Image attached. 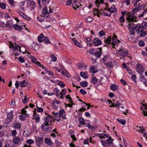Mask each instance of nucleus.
I'll return each mask as SVG.
<instances>
[{
  "mask_svg": "<svg viewBox=\"0 0 147 147\" xmlns=\"http://www.w3.org/2000/svg\"><path fill=\"white\" fill-rule=\"evenodd\" d=\"M139 8L138 7H135L132 9L131 12L127 13L126 15V16H128L126 18L127 20L132 22L137 21L136 18L138 16L136 14V13L140 11Z\"/></svg>",
  "mask_w": 147,
  "mask_h": 147,
  "instance_id": "obj_1",
  "label": "nucleus"
},
{
  "mask_svg": "<svg viewBox=\"0 0 147 147\" xmlns=\"http://www.w3.org/2000/svg\"><path fill=\"white\" fill-rule=\"evenodd\" d=\"M111 39L112 38L111 37H109L106 40H105L104 42L105 44L104 45V46H107V44L109 43H111L113 45L119 43V41L117 39V36L113 35L112 40Z\"/></svg>",
  "mask_w": 147,
  "mask_h": 147,
  "instance_id": "obj_2",
  "label": "nucleus"
},
{
  "mask_svg": "<svg viewBox=\"0 0 147 147\" xmlns=\"http://www.w3.org/2000/svg\"><path fill=\"white\" fill-rule=\"evenodd\" d=\"M64 89H63L61 92L60 93V91L58 90L57 88H55L54 89V93L56 94L57 96L58 97L59 96H60L59 98H60L63 99L64 96Z\"/></svg>",
  "mask_w": 147,
  "mask_h": 147,
  "instance_id": "obj_3",
  "label": "nucleus"
},
{
  "mask_svg": "<svg viewBox=\"0 0 147 147\" xmlns=\"http://www.w3.org/2000/svg\"><path fill=\"white\" fill-rule=\"evenodd\" d=\"M137 69V72L140 74H142L144 71V67H143L142 65L139 63H138L136 65Z\"/></svg>",
  "mask_w": 147,
  "mask_h": 147,
  "instance_id": "obj_4",
  "label": "nucleus"
},
{
  "mask_svg": "<svg viewBox=\"0 0 147 147\" xmlns=\"http://www.w3.org/2000/svg\"><path fill=\"white\" fill-rule=\"evenodd\" d=\"M43 138L42 137H38L36 138L35 142L36 145L38 147L43 144Z\"/></svg>",
  "mask_w": 147,
  "mask_h": 147,
  "instance_id": "obj_5",
  "label": "nucleus"
},
{
  "mask_svg": "<svg viewBox=\"0 0 147 147\" xmlns=\"http://www.w3.org/2000/svg\"><path fill=\"white\" fill-rule=\"evenodd\" d=\"M119 54L121 56L123 57H125L127 56L128 53L127 50H123L121 49L118 51Z\"/></svg>",
  "mask_w": 147,
  "mask_h": 147,
  "instance_id": "obj_6",
  "label": "nucleus"
},
{
  "mask_svg": "<svg viewBox=\"0 0 147 147\" xmlns=\"http://www.w3.org/2000/svg\"><path fill=\"white\" fill-rule=\"evenodd\" d=\"M134 27L136 30L137 34L140 32V31L142 32L143 30V27L141 26V25L139 24L136 25Z\"/></svg>",
  "mask_w": 147,
  "mask_h": 147,
  "instance_id": "obj_7",
  "label": "nucleus"
},
{
  "mask_svg": "<svg viewBox=\"0 0 147 147\" xmlns=\"http://www.w3.org/2000/svg\"><path fill=\"white\" fill-rule=\"evenodd\" d=\"M42 15L43 16L46 18L49 16V14L47 7H44L43 9V11H42Z\"/></svg>",
  "mask_w": 147,
  "mask_h": 147,
  "instance_id": "obj_8",
  "label": "nucleus"
},
{
  "mask_svg": "<svg viewBox=\"0 0 147 147\" xmlns=\"http://www.w3.org/2000/svg\"><path fill=\"white\" fill-rule=\"evenodd\" d=\"M13 111H11L9 113L7 116L8 121L9 122H11L13 118Z\"/></svg>",
  "mask_w": 147,
  "mask_h": 147,
  "instance_id": "obj_9",
  "label": "nucleus"
},
{
  "mask_svg": "<svg viewBox=\"0 0 147 147\" xmlns=\"http://www.w3.org/2000/svg\"><path fill=\"white\" fill-rule=\"evenodd\" d=\"M49 124L48 123H42L41 125V129L44 131H47L49 129Z\"/></svg>",
  "mask_w": 147,
  "mask_h": 147,
  "instance_id": "obj_10",
  "label": "nucleus"
},
{
  "mask_svg": "<svg viewBox=\"0 0 147 147\" xmlns=\"http://www.w3.org/2000/svg\"><path fill=\"white\" fill-rule=\"evenodd\" d=\"M53 117L52 116L48 115V116L44 118V120L45 123H48L51 122L53 119Z\"/></svg>",
  "mask_w": 147,
  "mask_h": 147,
  "instance_id": "obj_11",
  "label": "nucleus"
},
{
  "mask_svg": "<svg viewBox=\"0 0 147 147\" xmlns=\"http://www.w3.org/2000/svg\"><path fill=\"white\" fill-rule=\"evenodd\" d=\"M94 43L95 46H98L101 45L102 44V42L98 38H96L94 40Z\"/></svg>",
  "mask_w": 147,
  "mask_h": 147,
  "instance_id": "obj_12",
  "label": "nucleus"
},
{
  "mask_svg": "<svg viewBox=\"0 0 147 147\" xmlns=\"http://www.w3.org/2000/svg\"><path fill=\"white\" fill-rule=\"evenodd\" d=\"M98 49L99 50L100 52L98 51H96L94 54L92 55V57L96 56L97 58H98L100 57L101 55L100 52H102V49L101 47L98 48Z\"/></svg>",
  "mask_w": 147,
  "mask_h": 147,
  "instance_id": "obj_13",
  "label": "nucleus"
},
{
  "mask_svg": "<svg viewBox=\"0 0 147 147\" xmlns=\"http://www.w3.org/2000/svg\"><path fill=\"white\" fill-rule=\"evenodd\" d=\"M80 75L84 79H86L88 78V74L87 72L86 71L84 72H81L80 73Z\"/></svg>",
  "mask_w": 147,
  "mask_h": 147,
  "instance_id": "obj_14",
  "label": "nucleus"
},
{
  "mask_svg": "<svg viewBox=\"0 0 147 147\" xmlns=\"http://www.w3.org/2000/svg\"><path fill=\"white\" fill-rule=\"evenodd\" d=\"M111 89L114 91H116L119 88L118 86L113 84L111 85L110 87Z\"/></svg>",
  "mask_w": 147,
  "mask_h": 147,
  "instance_id": "obj_15",
  "label": "nucleus"
},
{
  "mask_svg": "<svg viewBox=\"0 0 147 147\" xmlns=\"http://www.w3.org/2000/svg\"><path fill=\"white\" fill-rule=\"evenodd\" d=\"M75 38H72V41L76 46L80 47H82V46L81 45L80 42L77 41L75 39Z\"/></svg>",
  "mask_w": 147,
  "mask_h": 147,
  "instance_id": "obj_16",
  "label": "nucleus"
},
{
  "mask_svg": "<svg viewBox=\"0 0 147 147\" xmlns=\"http://www.w3.org/2000/svg\"><path fill=\"white\" fill-rule=\"evenodd\" d=\"M27 114L26 113H23L19 116V118L22 121H24L26 119Z\"/></svg>",
  "mask_w": 147,
  "mask_h": 147,
  "instance_id": "obj_17",
  "label": "nucleus"
},
{
  "mask_svg": "<svg viewBox=\"0 0 147 147\" xmlns=\"http://www.w3.org/2000/svg\"><path fill=\"white\" fill-rule=\"evenodd\" d=\"M45 141L48 145L51 146L53 144L52 142L49 138H45Z\"/></svg>",
  "mask_w": 147,
  "mask_h": 147,
  "instance_id": "obj_18",
  "label": "nucleus"
},
{
  "mask_svg": "<svg viewBox=\"0 0 147 147\" xmlns=\"http://www.w3.org/2000/svg\"><path fill=\"white\" fill-rule=\"evenodd\" d=\"M31 60L32 61L33 63H35L37 65L39 66L40 65H41L40 63L37 61V59L36 58L32 57Z\"/></svg>",
  "mask_w": 147,
  "mask_h": 147,
  "instance_id": "obj_19",
  "label": "nucleus"
},
{
  "mask_svg": "<svg viewBox=\"0 0 147 147\" xmlns=\"http://www.w3.org/2000/svg\"><path fill=\"white\" fill-rule=\"evenodd\" d=\"M140 80L144 83V85H145L147 82V79L144 77V76L141 75L140 77Z\"/></svg>",
  "mask_w": 147,
  "mask_h": 147,
  "instance_id": "obj_20",
  "label": "nucleus"
},
{
  "mask_svg": "<svg viewBox=\"0 0 147 147\" xmlns=\"http://www.w3.org/2000/svg\"><path fill=\"white\" fill-rule=\"evenodd\" d=\"M55 118L56 121H59L61 119V117L59 113H56L55 114Z\"/></svg>",
  "mask_w": 147,
  "mask_h": 147,
  "instance_id": "obj_21",
  "label": "nucleus"
},
{
  "mask_svg": "<svg viewBox=\"0 0 147 147\" xmlns=\"http://www.w3.org/2000/svg\"><path fill=\"white\" fill-rule=\"evenodd\" d=\"M13 27L15 29L20 31H22L23 29L21 26H18L17 24H14Z\"/></svg>",
  "mask_w": 147,
  "mask_h": 147,
  "instance_id": "obj_22",
  "label": "nucleus"
},
{
  "mask_svg": "<svg viewBox=\"0 0 147 147\" xmlns=\"http://www.w3.org/2000/svg\"><path fill=\"white\" fill-rule=\"evenodd\" d=\"M129 30L130 34H131L135 35V33L136 30L134 27H129Z\"/></svg>",
  "mask_w": 147,
  "mask_h": 147,
  "instance_id": "obj_23",
  "label": "nucleus"
},
{
  "mask_svg": "<svg viewBox=\"0 0 147 147\" xmlns=\"http://www.w3.org/2000/svg\"><path fill=\"white\" fill-rule=\"evenodd\" d=\"M5 27L6 28H8L10 29H12L13 28V26L10 22L9 21H7V22Z\"/></svg>",
  "mask_w": 147,
  "mask_h": 147,
  "instance_id": "obj_24",
  "label": "nucleus"
},
{
  "mask_svg": "<svg viewBox=\"0 0 147 147\" xmlns=\"http://www.w3.org/2000/svg\"><path fill=\"white\" fill-rule=\"evenodd\" d=\"M13 127L17 129H19L21 128V125L19 123H16V122H14L13 123Z\"/></svg>",
  "mask_w": 147,
  "mask_h": 147,
  "instance_id": "obj_25",
  "label": "nucleus"
},
{
  "mask_svg": "<svg viewBox=\"0 0 147 147\" xmlns=\"http://www.w3.org/2000/svg\"><path fill=\"white\" fill-rule=\"evenodd\" d=\"M20 140V138L18 137H15L13 139V142L14 144H17Z\"/></svg>",
  "mask_w": 147,
  "mask_h": 147,
  "instance_id": "obj_26",
  "label": "nucleus"
},
{
  "mask_svg": "<svg viewBox=\"0 0 147 147\" xmlns=\"http://www.w3.org/2000/svg\"><path fill=\"white\" fill-rule=\"evenodd\" d=\"M44 37L43 34H40L38 37V41L40 42H42L43 38Z\"/></svg>",
  "mask_w": 147,
  "mask_h": 147,
  "instance_id": "obj_27",
  "label": "nucleus"
},
{
  "mask_svg": "<svg viewBox=\"0 0 147 147\" xmlns=\"http://www.w3.org/2000/svg\"><path fill=\"white\" fill-rule=\"evenodd\" d=\"M50 57L52 61L55 62L57 61V58L54 55L51 54L50 55Z\"/></svg>",
  "mask_w": 147,
  "mask_h": 147,
  "instance_id": "obj_28",
  "label": "nucleus"
},
{
  "mask_svg": "<svg viewBox=\"0 0 147 147\" xmlns=\"http://www.w3.org/2000/svg\"><path fill=\"white\" fill-rule=\"evenodd\" d=\"M88 82L86 81H82L80 82V84L81 86L83 87H87Z\"/></svg>",
  "mask_w": 147,
  "mask_h": 147,
  "instance_id": "obj_29",
  "label": "nucleus"
},
{
  "mask_svg": "<svg viewBox=\"0 0 147 147\" xmlns=\"http://www.w3.org/2000/svg\"><path fill=\"white\" fill-rule=\"evenodd\" d=\"M30 6L32 7L31 9L33 10L36 7V3L32 1H30Z\"/></svg>",
  "mask_w": 147,
  "mask_h": 147,
  "instance_id": "obj_30",
  "label": "nucleus"
},
{
  "mask_svg": "<svg viewBox=\"0 0 147 147\" xmlns=\"http://www.w3.org/2000/svg\"><path fill=\"white\" fill-rule=\"evenodd\" d=\"M45 44H48L50 43V41L49 40V38L46 36H45L43 38V41Z\"/></svg>",
  "mask_w": 147,
  "mask_h": 147,
  "instance_id": "obj_31",
  "label": "nucleus"
},
{
  "mask_svg": "<svg viewBox=\"0 0 147 147\" xmlns=\"http://www.w3.org/2000/svg\"><path fill=\"white\" fill-rule=\"evenodd\" d=\"M108 11L111 13H114L117 11V9L115 7H111L108 9Z\"/></svg>",
  "mask_w": 147,
  "mask_h": 147,
  "instance_id": "obj_32",
  "label": "nucleus"
},
{
  "mask_svg": "<svg viewBox=\"0 0 147 147\" xmlns=\"http://www.w3.org/2000/svg\"><path fill=\"white\" fill-rule=\"evenodd\" d=\"M65 77L68 78H71V76L67 71L65 69Z\"/></svg>",
  "mask_w": 147,
  "mask_h": 147,
  "instance_id": "obj_33",
  "label": "nucleus"
},
{
  "mask_svg": "<svg viewBox=\"0 0 147 147\" xmlns=\"http://www.w3.org/2000/svg\"><path fill=\"white\" fill-rule=\"evenodd\" d=\"M27 82L25 80L21 82L20 83V85L22 87H25L27 85Z\"/></svg>",
  "mask_w": 147,
  "mask_h": 147,
  "instance_id": "obj_34",
  "label": "nucleus"
},
{
  "mask_svg": "<svg viewBox=\"0 0 147 147\" xmlns=\"http://www.w3.org/2000/svg\"><path fill=\"white\" fill-rule=\"evenodd\" d=\"M117 120L119 122L123 125H125V124L126 121L125 120L123 119H119V118H117Z\"/></svg>",
  "mask_w": 147,
  "mask_h": 147,
  "instance_id": "obj_35",
  "label": "nucleus"
},
{
  "mask_svg": "<svg viewBox=\"0 0 147 147\" xmlns=\"http://www.w3.org/2000/svg\"><path fill=\"white\" fill-rule=\"evenodd\" d=\"M46 71L48 75L49 76L52 77L54 76V74L51 71L46 69Z\"/></svg>",
  "mask_w": 147,
  "mask_h": 147,
  "instance_id": "obj_36",
  "label": "nucleus"
},
{
  "mask_svg": "<svg viewBox=\"0 0 147 147\" xmlns=\"http://www.w3.org/2000/svg\"><path fill=\"white\" fill-rule=\"evenodd\" d=\"M64 111L63 109H61V110L59 111V114L60 115V116L61 118H62L63 119H64Z\"/></svg>",
  "mask_w": 147,
  "mask_h": 147,
  "instance_id": "obj_37",
  "label": "nucleus"
},
{
  "mask_svg": "<svg viewBox=\"0 0 147 147\" xmlns=\"http://www.w3.org/2000/svg\"><path fill=\"white\" fill-rule=\"evenodd\" d=\"M119 21L121 22L120 25L122 26L124 22V16H121L119 18Z\"/></svg>",
  "mask_w": 147,
  "mask_h": 147,
  "instance_id": "obj_38",
  "label": "nucleus"
},
{
  "mask_svg": "<svg viewBox=\"0 0 147 147\" xmlns=\"http://www.w3.org/2000/svg\"><path fill=\"white\" fill-rule=\"evenodd\" d=\"M109 139L106 140L107 144H110L113 142L114 140L112 139L111 137H109Z\"/></svg>",
  "mask_w": 147,
  "mask_h": 147,
  "instance_id": "obj_39",
  "label": "nucleus"
},
{
  "mask_svg": "<svg viewBox=\"0 0 147 147\" xmlns=\"http://www.w3.org/2000/svg\"><path fill=\"white\" fill-rule=\"evenodd\" d=\"M6 6V4L3 3H0V8L3 9H5Z\"/></svg>",
  "mask_w": 147,
  "mask_h": 147,
  "instance_id": "obj_40",
  "label": "nucleus"
},
{
  "mask_svg": "<svg viewBox=\"0 0 147 147\" xmlns=\"http://www.w3.org/2000/svg\"><path fill=\"white\" fill-rule=\"evenodd\" d=\"M76 0H75V1L73 2V3L72 4L73 8L75 10L76 9V7L78 8L79 7V6H78L76 3Z\"/></svg>",
  "mask_w": 147,
  "mask_h": 147,
  "instance_id": "obj_41",
  "label": "nucleus"
},
{
  "mask_svg": "<svg viewBox=\"0 0 147 147\" xmlns=\"http://www.w3.org/2000/svg\"><path fill=\"white\" fill-rule=\"evenodd\" d=\"M92 82L93 84H95L97 82V78L95 77H93L92 78Z\"/></svg>",
  "mask_w": 147,
  "mask_h": 147,
  "instance_id": "obj_42",
  "label": "nucleus"
},
{
  "mask_svg": "<svg viewBox=\"0 0 147 147\" xmlns=\"http://www.w3.org/2000/svg\"><path fill=\"white\" fill-rule=\"evenodd\" d=\"M10 106L13 108H15L16 107L15 102L14 100H12L10 104Z\"/></svg>",
  "mask_w": 147,
  "mask_h": 147,
  "instance_id": "obj_43",
  "label": "nucleus"
},
{
  "mask_svg": "<svg viewBox=\"0 0 147 147\" xmlns=\"http://www.w3.org/2000/svg\"><path fill=\"white\" fill-rule=\"evenodd\" d=\"M17 12L20 15L22 16L23 18H26V16L20 10L18 11Z\"/></svg>",
  "mask_w": 147,
  "mask_h": 147,
  "instance_id": "obj_44",
  "label": "nucleus"
},
{
  "mask_svg": "<svg viewBox=\"0 0 147 147\" xmlns=\"http://www.w3.org/2000/svg\"><path fill=\"white\" fill-rule=\"evenodd\" d=\"M58 84L62 88H63L64 87V82L61 81H58L57 82Z\"/></svg>",
  "mask_w": 147,
  "mask_h": 147,
  "instance_id": "obj_45",
  "label": "nucleus"
},
{
  "mask_svg": "<svg viewBox=\"0 0 147 147\" xmlns=\"http://www.w3.org/2000/svg\"><path fill=\"white\" fill-rule=\"evenodd\" d=\"M11 134L13 137H16L17 134V132L15 130H12L11 132Z\"/></svg>",
  "mask_w": 147,
  "mask_h": 147,
  "instance_id": "obj_46",
  "label": "nucleus"
},
{
  "mask_svg": "<svg viewBox=\"0 0 147 147\" xmlns=\"http://www.w3.org/2000/svg\"><path fill=\"white\" fill-rule=\"evenodd\" d=\"M107 67L109 68H111L113 67V63L110 62V63H107L106 64Z\"/></svg>",
  "mask_w": 147,
  "mask_h": 147,
  "instance_id": "obj_47",
  "label": "nucleus"
},
{
  "mask_svg": "<svg viewBox=\"0 0 147 147\" xmlns=\"http://www.w3.org/2000/svg\"><path fill=\"white\" fill-rule=\"evenodd\" d=\"M37 110V111L38 112L41 113L43 112V109L40 107H38V106H36Z\"/></svg>",
  "mask_w": 147,
  "mask_h": 147,
  "instance_id": "obj_48",
  "label": "nucleus"
},
{
  "mask_svg": "<svg viewBox=\"0 0 147 147\" xmlns=\"http://www.w3.org/2000/svg\"><path fill=\"white\" fill-rule=\"evenodd\" d=\"M26 142L29 145L31 144L34 143V141L32 139H29L26 141Z\"/></svg>",
  "mask_w": 147,
  "mask_h": 147,
  "instance_id": "obj_49",
  "label": "nucleus"
},
{
  "mask_svg": "<svg viewBox=\"0 0 147 147\" xmlns=\"http://www.w3.org/2000/svg\"><path fill=\"white\" fill-rule=\"evenodd\" d=\"M145 45L144 42L142 40H140L139 42V45L140 46L142 47Z\"/></svg>",
  "mask_w": 147,
  "mask_h": 147,
  "instance_id": "obj_50",
  "label": "nucleus"
},
{
  "mask_svg": "<svg viewBox=\"0 0 147 147\" xmlns=\"http://www.w3.org/2000/svg\"><path fill=\"white\" fill-rule=\"evenodd\" d=\"M8 1L11 6H15V5L14 4V1L13 0H9Z\"/></svg>",
  "mask_w": 147,
  "mask_h": 147,
  "instance_id": "obj_51",
  "label": "nucleus"
},
{
  "mask_svg": "<svg viewBox=\"0 0 147 147\" xmlns=\"http://www.w3.org/2000/svg\"><path fill=\"white\" fill-rule=\"evenodd\" d=\"M66 99H69V100H68L69 102L71 103H72L73 102L72 101V99H71V97H70V95H68L66 96Z\"/></svg>",
  "mask_w": 147,
  "mask_h": 147,
  "instance_id": "obj_52",
  "label": "nucleus"
},
{
  "mask_svg": "<svg viewBox=\"0 0 147 147\" xmlns=\"http://www.w3.org/2000/svg\"><path fill=\"white\" fill-rule=\"evenodd\" d=\"M131 78L134 81V82L136 83L137 82L136 80V75L135 74H134L132 75L131 76Z\"/></svg>",
  "mask_w": 147,
  "mask_h": 147,
  "instance_id": "obj_53",
  "label": "nucleus"
},
{
  "mask_svg": "<svg viewBox=\"0 0 147 147\" xmlns=\"http://www.w3.org/2000/svg\"><path fill=\"white\" fill-rule=\"evenodd\" d=\"M103 135V134H97L95 135L96 136H98L101 139L104 138V137L103 136H102Z\"/></svg>",
  "mask_w": 147,
  "mask_h": 147,
  "instance_id": "obj_54",
  "label": "nucleus"
},
{
  "mask_svg": "<svg viewBox=\"0 0 147 147\" xmlns=\"http://www.w3.org/2000/svg\"><path fill=\"white\" fill-rule=\"evenodd\" d=\"M79 121L80 123L81 124H83L85 122V121L82 117L79 119Z\"/></svg>",
  "mask_w": 147,
  "mask_h": 147,
  "instance_id": "obj_55",
  "label": "nucleus"
},
{
  "mask_svg": "<svg viewBox=\"0 0 147 147\" xmlns=\"http://www.w3.org/2000/svg\"><path fill=\"white\" fill-rule=\"evenodd\" d=\"M80 93L83 95H85L86 94V92L85 91L84 89H82L80 90Z\"/></svg>",
  "mask_w": 147,
  "mask_h": 147,
  "instance_id": "obj_56",
  "label": "nucleus"
},
{
  "mask_svg": "<svg viewBox=\"0 0 147 147\" xmlns=\"http://www.w3.org/2000/svg\"><path fill=\"white\" fill-rule=\"evenodd\" d=\"M24 99L22 100V101L25 104L27 103V97L26 95H25L24 96Z\"/></svg>",
  "mask_w": 147,
  "mask_h": 147,
  "instance_id": "obj_57",
  "label": "nucleus"
},
{
  "mask_svg": "<svg viewBox=\"0 0 147 147\" xmlns=\"http://www.w3.org/2000/svg\"><path fill=\"white\" fill-rule=\"evenodd\" d=\"M140 32L141 33L140 34V36H144L146 34V32L145 31L143 32V31H142V32H141V31H140Z\"/></svg>",
  "mask_w": 147,
  "mask_h": 147,
  "instance_id": "obj_58",
  "label": "nucleus"
},
{
  "mask_svg": "<svg viewBox=\"0 0 147 147\" xmlns=\"http://www.w3.org/2000/svg\"><path fill=\"white\" fill-rule=\"evenodd\" d=\"M18 60L21 63H23L25 61V60L22 57H18Z\"/></svg>",
  "mask_w": 147,
  "mask_h": 147,
  "instance_id": "obj_59",
  "label": "nucleus"
},
{
  "mask_svg": "<svg viewBox=\"0 0 147 147\" xmlns=\"http://www.w3.org/2000/svg\"><path fill=\"white\" fill-rule=\"evenodd\" d=\"M54 101H53L52 102V107L54 109H57L58 108V106L57 105L55 104Z\"/></svg>",
  "mask_w": 147,
  "mask_h": 147,
  "instance_id": "obj_60",
  "label": "nucleus"
},
{
  "mask_svg": "<svg viewBox=\"0 0 147 147\" xmlns=\"http://www.w3.org/2000/svg\"><path fill=\"white\" fill-rule=\"evenodd\" d=\"M95 3L96 5H97V4L99 5L100 3L101 4L103 3V1L102 0H101L100 1H99L98 0H96Z\"/></svg>",
  "mask_w": 147,
  "mask_h": 147,
  "instance_id": "obj_61",
  "label": "nucleus"
},
{
  "mask_svg": "<svg viewBox=\"0 0 147 147\" xmlns=\"http://www.w3.org/2000/svg\"><path fill=\"white\" fill-rule=\"evenodd\" d=\"M92 20V17L89 16L87 18L86 21L88 22H90Z\"/></svg>",
  "mask_w": 147,
  "mask_h": 147,
  "instance_id": "obj_62",
  "label": "nucleus"
},
{
  "mask_svg": "<svg viewBox=\"0 0 147 147\" xmlns=\"http://www.w3.org/2000/svg\"><path fill=\"white\" fill-rule=\"evenodd\" d=\"M120 82L124 85H126L127 84L126 82L123 79H121L120 80Z\"/></svg>",
  "mask_w": 147,
  "mask_h": 147,
  "instance_id": "obj_63",
  "label": "nucleus"
},
{
  "mask_svg": "<svg viewBox=\"0 0 147 147\" xmlns=\"http://www.w3.org/2000/svg\"><path fill=\"white\" fill-rule=\"evenodd\" d=\"M138 7H139V8L140 10H141L143 9H144V8L145 6L144 5L142 4L140 6H138Z\"/></svg>",
  "mask_w": 147,
  "mask_h": 147,
  "instance_id": "obj_64",
  "label": "nucleus"
}]
</instances>
